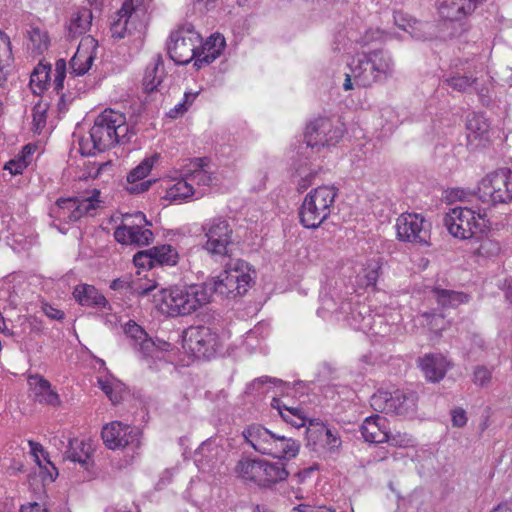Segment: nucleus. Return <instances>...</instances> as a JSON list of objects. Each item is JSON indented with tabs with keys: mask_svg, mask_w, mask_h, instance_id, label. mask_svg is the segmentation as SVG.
<instances>
[{
	"mask_svg": "<svg viewBox=\"0 0 512 512\" xmlns=\"http://www.w3.org/2000/svg\"><path fill=\"white\" fill-rule=\"evenodd\" d=\"M351 74H346L344 90L354 86L368 88L386 81L394 73V61L391 55L382 49L358 54L350 64Z\"/></svg>",
	"mask_w": 512,
	"mask_h": 512,
	"instance_id": "obj_1",
	"label": "nucleus"
},
{
	"mask_svg": "<svg viewBox=\"0 0 512 512\" xmlns=\"http://www.w3.org/2000/svg\"><path fill=\"white\" fill-rule=\"evenodd\" d=\"M128 132L129 127L126 124L125 115L112 109H106L97 116L90 130L92 146L89 147L88 140L82 139L80 152L84 156H91L95 155L96 151L103 152L117 143L129 142Z\"/></svg>",
	"mask_w": 512,
	"mask_h": 512,
	"instance_id": "obj_2",
	"label": "nucleus"
},
{
	"mask_svg": "<svg viewBox=\"0 0 512 512\" xmlns=\"http://www.w3.org/2000/svg\"><path fill=\"white\" fill-rule=\"evenodd\" d=\"M161 309L169 316H186L210 303L211 289L204 283L173 286L159 292Z\"/></svg>",
	"mask_w": 512,
	"mask_h": 512,
	"instance_id": "obj_3",
	"label": "nucleus"
},
{
	"mask_svg": "<svg viewBox=\"0 0 512 512\" xmlns=\"http://www.w3.org/2000/svg\"><path fill=\"white\" fill-rule=\"evenodd\" d=\"M245 441L257 452L274 458L291 459L299 453L300 445L292 438L273 433L260 424L249 425L243 431Z\"/></svg>",
	"mask_w": 512,
	"mask_h": 512,
	"instance_id": "obj_4",
	"label": "nucleus"
},
{
	"mask_svg": "<svg viewBox=\"0 0 512 512\" xmlns=\"http://www.w3.org/2000/svg\"><path fill=\"white\" fill-rule=\"evenodd\" d=\"M443 223L453 237L462 240L486 234L491 225L486 209L478 206L452 208L444 216Z\"/></svg>",
	"mask_w": 512,
	"mask_h": 512,
	"instance_id": "obj_5",
	"label": "nucleus"
},
{
	"mask_svg": "<svg viewBox=\"0 0 512 512\" xmlns=\"http://www.w3.org/2000/svg\"><path fill=\"white\" fill-rule=\"evenodd\" d=\"M251 269L247 262L241 259H231L225 264V270L216 279L206 281L211 289V297L214 293L227 298H236L244 295L250 287L253 279Z\"/></svg>",
	"mask_w": 512,
	"mask_h": 512,
	"instance_id": "obj_6",
	"label": "nucleus"
},
{
	"mask_svg": "<svg viewBox=\"0 0 512 512\" xmlns=\"http://www.w3.org/2000/svg\"><path fill=\"white\" fill-rule=\"evenodd\" d=\"M337 189L333 186H320L311 190L299 209L300 223L308 229H316L331 214Z\"/></svg>",
	"mask_w": 512,
	"mask_h": 512,
	"instance_id": "obj_7",
	"label": "nucleus"
},
{
	"mask_svg": "<svg viewBox=\"0 0 512 512\" xmlns=\"http://www.w3.org/2000/svg\"><path fill=\"white\" fill-rule=\"evenodd\" d=\"M482 202L491 206L512 202V172L501 168L484 176L473 192Z\"/></svg>",
	"mask_w": 512,
	"mask_h": 512,
	"instance_id": "obj_8",
	"label": "nucleus"
},
{
	"mask_svg": "<svg viewBox=\"0 0 512 512\" xmlns=\"http://www.w3.org/2000/svg\"><path fill=\"white\" fill-rule=\"evenodd\" d=\"M417 403L418 395L412 390H379L370 399V405L375 411L401 416L413 415L417 410Z\"/></svg>",
	"mask_w": 512,
	"mask_h": 512,
	"instance_id": "obj_9",
	"label": "nucleus"
},
{
	"mask_svg": "<svg viewBox=\"0 0 512 512\" xmlns=\"http://www.w3.org/2000/svg\"><path fill=\"white\" fill-rule=\"evenodd\" d=\"M202 38L192 25H184L171 32L167 42L168 55L177 65H186L196 56Z\"/></svg>",
	"mask_w": 512,
	"mask_h": 512,
	"instance_id": "obj_10",
	"label": "nucleus"
},
{
	"mask_svg": "<svg viewBox=\"0 0 512 512\" xmlns=\"http://www.w3.org/2000/svg\"><path fill=\"white\" fill-rule=\"evenodd\" d=\"M395 227L399 241L429 245L431 225L422 215L403 213L397 218Z\"/></svg>",
	"mask_w": 512,
	"mask_h": 512,
	"instance_id": "obj_11",
	"label": "nucleus"
},
{
	"mask_svg": "<svg viewBox=\"0 0 512 512\" xmlns=\"http://www.w3.org/2000/svg\"><path fill=\"white\" fill-rule=\"evenodd\" d=\"M185 341L197 357L207 359L213 357L220 346L218 334L206 326L189 327L185 332Z\"/></svg>",
	"mask_w": 512,
	"mask_h": 512,
	"instance_id": "obj_12",
	"label": "nucleus"
},
{
	"mask_svg": "<svg viewBox=\"0 0 512 512\" xmlns=\"http://www.w3.org/2000/svg\"><path fill=\"white\" fill-rule=\"evenodd\" d=\"M343 136V130L335 127L328 118H318L310 122L304 134L308 147L321 148L335 145Z\"/></svg>",
	"mask_w": 512,
	"mask_h": 512,
	"instance_id": "obj_13",
	"label": "nucleus"
},
{
	"mask_svg": "<svg viewBox=\"0 0 512 512\" xmlns=\"http://www.w3.org/2000/svg\"><path fill=\"white\" fill-rule=\"evenodd\" d=\"M207 242L204 248L215 255L224 256L228 253V247L232 244L233 230L227 220L214 218L203 226Z\"/></svg>",
	"mask_w": 512,
	"mask_h": 512,
	"instance_id": "obj_14",
	"label": "nucleus"
},
{
	"mask_svg": "<svg viewBox=\"0 0 512 512\" xmlns=\"http://www.w3.org/2000/svg\"><path fill=\"white\" fill-rule=\"evenodd\" d=\"M101 436L106 447L112 450L129 445L139 447L141 431L120 421H113L103 427Z\"/></svg>",
	"mask_w": 512,
	"mask_h": 512,
	"instance_id": "obj_15",
	"label": "nucleus"
},
{
	"mask_svg": "<svg viewBox=\"0 0 512 512\" xmlns=\"http://www.w3.org/2000/svg\"><path fill=\"white\" fill-rule=\"evenodd\" d=\"M98 200L95 195L79 201L77 198H60L51 208V215L66 223L76 222L90 211L95 210Z\"/></svg>",
	"mask_w": 512,
	"mask_h": 512,
	"instance_id": "obj_16",
	"label": "nucleus"
},
{
	"mask_svg": "<svg viewBox=\"0 0 512 512\" xmlns=\"http://www.w3.org/2000/svg\"><path fill=\"white\" fill-rule=\"evenodd\" d=\"M73 297L81 306L112 310L106 297L93 285L86 283L76 285Z\"/></svg>",
	"mask_w": 512,
	"mask_h": 512,
	"instance_id": "obj_17",
	"label": "nucleus"
},
{
	"mask_svg": "<svg viewBox=\"0 0 512 512\" xmlns=\"http://www.w3.org/2000/svg\"><path fill=\"white\" fill-rule=\"evenodd\" d=\"M419 366L426 380L436 383L445 377L449 363L441 354H427L420 360Z\"/></svg>",
	"mask_w": 512,
	"mask_h": 512,
	"instance_id": "obj_18",
	"label": "nucleus"
},
{
	"mask_svg": "<svg viewBox=\"0 0 512 512\" xmlns=\"http://www.w3.org/2000/svg\"><path fill=\"white\" fill-rule=\"evenodd\" d=\"M386 424L385 417L379 415L367 417L360 427L364 440L375 444L384 443L388 439Z\"/></svg>",
	"mask_w": 512,
	"mask_h": 512,
	"instance_id": "obj_19",
	"label": "nucleus"
},
{
	"mask_svg": "<svg viewBox=\"0 0 512 512\" xmlns=\"http://www.w3.org/2000/svg\"><path fill=\"white\" fill-rule=\"evenodd\" d=\"M158 156L155 155L151 158L144 159L137 167L129 172L127 175V182L129 186L127 187V191L131 194H139L147 191L151 184V180L142 181L139 184H136L137 181L142 180L144 177L148 175L151 171L154 160L157 159Z\"/></svg>",
	"mask_w": 512,
	"mask_h": 512,
	"instance_id": "obj_20",
	"label": "nucleus"
},
{
	"mask_svg": "<svg viewBox=\"0 0 512 512\" xmlns=\"http://www.w3.org/2000/svg\"><path fill=\"white\" fill-rule=\"evenodd\" d=\"M91 445L83 440L70 439L64 459L79 463L84 469L89 470L93 465L91 460Z\"/></svg>",
	"mask_w": 512,
	"mask_h": 512,
	"instance_id": "obj_21",
	"label": "nucleus"
},
{
	"mask_svg": "<svg viewBox=\"0 0 512 512\" xmlns=\"http://www.w3.org/2000/svg\"><path fill=\"white\" fill-rule=\"evenodd\" d=\"M260 488H272L277 483L285 481L289 472L284 464L269 462L262 459Z\"/></svg>",
	"mask_w": 512,
	"mask_h": 512,
	"instance_id": "obj_22",
	"label": "nucleus"
},
{
	"mask_svg": "<svg viewBox=\"0 0 512 512\" xmlns=\"http://www.w3.org/2000/svg\"><path fill=\"white\" fill-rule=\"evenodd\" d=\"M136 11L133 1L126 0L121 9H119L116 13V19L111 23V33L112 37L121 39L124 38L127 31H129L128 24L129 20L132 17L133 13Z\"/></svg>",
	"mask_w": 512,
	"mask_h": 512,
	"instance_id": "obj_23",
	"label": "nucleus"
},
{
	"mask_svg": "<svg viewBox=\"0 0 512 512\" xmlns=\"http://www.w3.org/2000/svg\"><path fill=\"white\" fill-rule=\"evenodd\" d=\"M271 407L276 409L281 418L291 424L295 428H301L306 425L307 418L304 416L302 409L298 407H288L279 398H273Z\"/></svg>",
	"mask_w": 512,
	"mask_h": 512,
	"instance_id": "obj_24",
	"label": "nucleus"
},
{
	"mask_svg": "<svg viewBox=\"0 0 512 512\" xmlns=\"http://www.w3.org/2000/svg\"><path fill=\"white\" fill-rule=\"evenodd\" d=\"M164 76V62L161 55H157L153 66H148L143 78V89L146 93H152L158 89Z\"/></svg>",
	"mask_w": 512,
	"mask_h": 512,
	"instance_id": "obj_25",
	"label": "nucleus"
},
{
	"mask_svg": "<svg viewBox=\"0 0 512 512\" xmlns=\"http://www.w3.org/2000/svg\"><path fill=\"white\" fill-rule=\"evenodd\" d=\"M262 459H242L236 465V472L245 481H250L260 487Z\"/></svg>",
	"mask_w": 512,
	"mask_h": 512,
	"instance_id": "obj_26",
	"label": "nucleus"
},
{
	"mask_svg": "<svg viewBox=\"0 0 512 512\" xmlns=\"http://www.w3.org/2000/svg\"><path fill=\"white\" fill-rule=\"evenodd\" d=\"M93 15L89 8H80L73 16L68 27V37L77 38L86 33L92 21Z\"/></svg>",
	"mask_w": 512,
	"mask_h": 512,
	"instance_id": "obj_27",
	"label": "nucleus"
},
{
	"mask_svg": "<svg viewBox=\"0 0 512 512\" xmlns=\"http://www.w3.org/2000/svg\"><path fill=\"white\" fill-rule=\"evenodd\" d=\"M432 292L435 295L437 303L443 308L456 307L459 304L467 303L469 300L467 294L454 290L435 287Z\"/></svg>",
	"mask_w": 512,
	"mask_h": 512,
	"instance_id": "obj_28",
	"label": "nucleus"
},
{
	"mask_svg": "<svg viewBox=\"0 0 512 512\" xmlns=\"http://www.w3.org/2000/svg\"><path fill=\"white\" fill-rule=\"evenodd\" d=\"M94 62V55L92 52L83 50L79 47L70 60V73L75 76H82L86 74Z\"/></svg>",
	"mask_w": 512,
	"mask_h": 512,
	"instance_id": "obj_29",
	"label": "nucleus"
},
{
	"mask_svg": "<svg viewBox=\"0 0 512 512\" xmlns=\"http://www.w3.org/2000/svg\"><path fill=\"white\" fill-rule=\"evenodd\" d=\"M51 73L50 64L39 63L30 76V87L34 94H41L49 83Z\"/></svg>",
	"mask_w": 512,
	"mask_h": 512,
	"instance_id": "obj_30",
	"label": "nucleus"
},
{
	"mask_svg": "<svg viewBox=\"0 0 512 512\" xmlns=\"http://www.w3.org/2000/svg\"><path fill=\"white\" fill-rule=\"evenodd\" d=\"M155 266H174L178 262V253L171 245H161L150 248Z\"/></svg>",
	"mask_w": 512,
	"mask_h": 512,
	"instance_id": "obj_31",
	"label": "nucleus"
},
{
	"mask_svg": "<svg viewBox=\"0 0 512 512\" xmlns=\"http://www.w3.org/2000/svg\"><path fill=\"white\" fill-rule=\"evenodd\" d=\"M466 129L468 131L467 137L469 139H477L488 132L489 124L482 115L471 114L467 119Z\"/></svg>",
	"mask_w": 512,
	"mask_h": 512,
	"instance_id": "obj_32",
	"label": "nucleus"
},
{
	"mask_svg": "<svg viewBox=\"0 0 512 512\" xmlns=\"http://www.w3.org/2000/svg\"><path fill=\"white\" fill-rule=\"evenodd\" d=\"M408 33L416 40L425 41L432 39L434 36L433 25L428 22H420L417 20L408 21Z\"/></svg>",
	"mask_w": 512,
	"mask_h": 512,
	"instance_id": "obj_33",
	"label": "nucleus"
},
{
	"mask_svg": "<svg viewBox=\"0 0 512 512\" xmlns=\"http://www.w3.org/2000/svg\"><path fill=\"white\" fill-rule=\"evenodd\" d=\"M189 179L178 181L172 187L167 190L166 198L170 200H180L185 199L194 194V189L191 183L188 182Z\"/></svg>",
	"mask_w": 512,
	"mask_h": 512,
	"instance_id": "obj_34",
	"label": "nucleus"
},
{
	"mask_svg": "<svg viewBox=\"0 0 512 512\" xmlns=\"http://www.w3.org/2000/svg\"><path fill=\"white\" fill-rule=\"evenodd\" d=\"M307 436L309 440L316 443L317 441H324V438L329 439L330 436H332V431L322 422L310 419L307 428Z\"/></svg>",
	"mask_w": 512,
	"mask_h": 512,
	"instance_id": "obj_35",
	"label": "nucleus"
},
{
	"mask_svg": "<svg viewBox=\"0 0 512 512\" xmlns=\"http://www.w3.org/2000/svg\"><path fill=\"white\" fill-rule=\"evenodd\" d=\"M133 236L131 237V244L136 246H145L150 244L154 239V234L150 229H144L139 224L132 225Z\"/></svg>",
	"mask_w": 512,
	"mask_h": 512,
	"instance_id": "obj_36",
	"label": "nucleus"
},
{
	"mask_svg": "<svg viewBox=\"0 0 512 512\" xmlns=\"http://www.w3.org/2000/svg\"><path fill=\"white\" fill-rule=\"evenodd\" d=\"M219 57V47L213 48V51H211V48H209V45L203 46L202 52L200 53L199 50L197 51V56L194 58V66L197 69H200L204 65H208L212 63L216 58Z\"/></svg>",
	"mask_w": 512,
	"mask_h": 512,
	"instance_id": "obj_37",
	"label": "nucleus"
},
{
	"mask_svg": "<svg viewBox=\"0 0 512 512\" xmlns=\"http://www.w3.org/2000/svg\"><path fill=\"white\" fill-rule=\"evenodd\" d=\"M476 81V78L468 77L466 75H455L445 80L448 86L459 92L466 91V89L475 84Z\"/></svg>",
	"mask_w": 512,
	"mask_h": 512,
	"instance_id": "obj_38",
	"label": "nucleus"
},
{
	"mask_svg": "<svg viewBox=\"0 0 512 512\" xmlns=\"http://www.w3.org/2000/svg\"><path fill=\"white\" fill-rule=\"evenodd\" d=\"M266 383H271L273 385L278 386V385H282L283 381L278 378L262 376V377L256 378L250 384H248L246 387L245 393L251 395V394H254L255 392H259V390L262 388V386Z\"/></svg>",
	"mask_w": 512,
	"mask_h": 512,
	"instance_id": "obj_39",
	"label": "nucleus"
},
{
	"mask_svg": "<svg viewBox=\"0 0 512 512\" xmlns=\"http://www.w3.org/2000/svg\"><path fill=\"white\" fill-rule=\"evenodd\" d=\"M500 244L492 239H483L477 249V252L481 256L493 257L498 255L500 252Z\"/></svg>",
	"mask_w": 512,
	"mask_h": 512,
	"instance_id": "obj_40",
	"label": "nucleus"
},
{
	"mask_svg": "<svg viewBox=\"0 0 512 512\" xmlns=\"http://www.w3.org/2000/svg\"><path fill=\"white\" fill-rule=\"evenodd\" d=\"M66 76V61L58 59L55 63L54 90L59 94L64 87V79Z\"/></svg>",
	"mask_w": 512,
	"mask_h": 512,
	"instance_id": "obj_41",
	"label": "nucleus"
},
{
	"mask_svg": "<svg viewBox=\"0 0 512 512\" xmlns=\"http://www.w3.org/2000/svg\"><path fill=\"white\" fill-rule=\"evenodd\" d=\"M33 131L40 133L46 125V109L40 104L36 105L33 109Z\"/></svg>",
	"mask_w": 512,
	"mask_h": 512,
	"instance_id": "obj_42",
	"label": "nucleus"
},
{
	"mask_svg": "<svg viewBox=\"0 0 512 512\" xmlns=\"http://www.w3.org/2000/svg\"><path fill=\"white\" fill-rule=\"evenodd\" d=\"M133 262L137 267H147L149 269L155 267L150 249L138 251L133 257Z\"/></svg>",
	"mask_w": 512,
	"mask_h": 512,
	"instance_id": "obj_43",
	"label": "nucleus"
},
{
	"mask_svg": "<svg viewBox=\"0 0 512 512\" xmlns=\"http://www.w3.org/2000/svg\"><path fill=\"white\" fill-rule=\"evenodd\" d=\"M491 381V371L485 366H477L473 372V382L479 386H487Z\"/></svg>",
	"mask_w": 512,
	"mask_h": 512,
	"instance_id": "obj_44",
	"label": "nucleus"
},
{
	"mask_svg": "<svg viewBox=\"0 0 512 512\" xmlns=\"http://www.w3.org/2000/svg\"><path fill=\"white\" fill-rule=\"evenodd\" d=\"M132 225H120L114 231V238L121 244H131L130 240L133 236Z\"/></svg>",
	"mask_w": 512,
	"mask_h": 512,
	"instance_id": "obj_45",
	"label": "nucleus"
},
{
	"mask_svg": "<svg viewBox=\"0 0 512 512\" xmlns=\"http://www.w3.org/2000/svg\"><path fill=\"white\" fill-rule=\"evenodd\" d=\"M385 442L389 443L391 446H394V447L405 448V447L412 445V438L406 433H403V434L397 433V434L391 435L388 432V439L385 440Z\"/></svg>",
	"mask_w": 512,
	"mask_h": 512,
	"instance_id": "obj_46",
	"label": "nucleus"
},
{
	"mask_svg": "<svg viewBox=\"0 0 512 512\" xmlns=\"http://www.w3.org/2000/svg\"><path fill=\"white\" fill-rule=\"evenodd\" d=\"M29 383L30 385H34V393L37 401L51 386L49 381L38 375L30 377Z\"/></svg>",
	"mask_w": 512,
	"mask_h": 512,
	"instance_id": "obj_47",
	"label": "nucleus"
},
{
	"mask_svg": "<svg viewBox=\"0 0 512 512\" xmlns=\"http://www.w3.org/2000/svg\"><path fill=\"white\" fill-rule=\"evenodd\" d=\"M186 179L202 186H210L213 180L212 174L206 170L202 172L187 173Z\"/></svg>",
	"mask_w": 512,
	"mask_h": 512,
	"instance_id": "obj_48",
	"label": "nucleus"
},
{
	"mask_svg": "<svg viewBox=\"0 0 512 512\" xmlns=\"http://www.w3.org/2000/svg\"><path fill=\"white\" fill-rule=\"evenodd\" d=\"M29 162L30 160H24L23 157L17 156L16 158L8 161L5 164L4 169L9 170L13 175L21 174L22 171L28 166Z\"/></svg>",
	"mask_w": 512,
	"mask_h": 512,
	"instance_id": "obj_49",
	"label": "nucleus"
},
{
	"mask_svg": "<svg viewBox=\"0 0 512 512\" xmlns=\"http://www.w3.org/2000/svg\"><path fill=\"white\" fill-rule=\"evenodd\" d=\"M390 38V34L379 30V29H369L365 32L363 36V43L369 44L373 41L383 42Z\"/></svg>",
	"mask_w": 512,
	"mask_h": 512,
	"instance_id": "obj_50",
	"label": "nucleus"
},
{
	"mask_svg": "<svg viewBox=\"0 0 512 512\" xmlns=\"http://www.w3.org/2000/svg\"><path fill=\"white\" fill-rule=\"evenodd\" d=\"M125 333L128 337L132 338L135 343H138L145 337H147V333L135 322L128 323L125 329Z\"/></svg>",
	"mask_w": 512,
	"mask_h": 512,
	"instance_id": "obj_51",
	"label": "nucleus"
},
{
	"mask_svg": "<svg viewBox=\"0 0 512 512\" xmlns=\"http://www.w3.org/2000/svg\"><path fill=\"white\" fill-rule=\"evenodd\" d=\"M133 287L134 281H131L129 277L114 279L110 284V288L115 291L127 290L133 293Z\"/></svg>",
	"mask_w": 512,
	"mask_h": 512,
	"instance_id": "obj_52",
	"label": "nucleus"
},
{
	"mask_svg": "<svg viewBox=\"0 0 512 512\" xmlns=\"http://www.w3.org/2000/svg\"><path fill=\"white\" fill-rule=\"evenodd\" d=\"M41 308L43 313L52 320L61 321L64 319V312L48 303H43Z\"/></svg>",
	"mask_w": 512,
	"mask_h": 512,
	"instance_id": "obj_53",
	"label": "nucleus"
},
{
	"mask_svg": "<svg viewBox=\"0 0 512 512\" xmlns=\"http://www.w3.org/2000/svg\"><path fill=\"white\" fill-rule=\"evenodd\" d=\"M451 416H452V425L454 427L461 428L466 425L467 416H466V412L464 409L456 408V409L452 410Z\"/></svg>",
	"mask_w": 512,
	"mask_h": 512,
	"instance_id": "obj_54",
	"label": "nucleus"
},
{
	"mask_svg": "<svg viewBox=\"0 0 512 512\" xmlns=\"http://www.w3.org/2000/svg\"><path fill=\"white\" fill-rule=\"evenodd\" d=\"M209 163L210 159L207 157L193 158L190 161L191 168L189 169V173L202 172L205 170V167H207Z\"/></svg>",
	"mask_w": 512,
	"mask_h": 512,
	"instance_id": "obj_55",
	"label": "nucleus"
},
{
	"mask_svg": "<svg viewBox=\"0 0 512 512\" xmlns=\"http://www.w3.org/2000/svg\"><path fill=\"white\" fill-rule=\"evenodd\" d=\"M134 346H138V350L143 353L144 356H149L155 350V344L151 339L145 337L138 343H134Z\"/></svg>",
	"mask_w": 512,
	"mask_h": 512,
	"instance_id": "obj_56",
	"label": "nucleus"
},
{
	"mask_svg": "<svg viewBox=\"0 0 512 512\" xmlns=\"http://www.w3.org/2000/svg\"><path fill=\"white\" fill-rule=\"evenodd\" d=\"M40 403H46L52 406L59 404V396L56 392H54L51 387L47 389V392H44L38 400Z\"/></svg>",
	"mask_w": 512,
	"mask_h": 512,
	"instance_id": "obj_57",
	"label": "nucleus"
},
{
	"mask_svg": "<svg viewBox=\"0 0 512 512\" xmlns=\"http://www.w3.org/2000/svg\"><path fill=\"white\" fill-rule=\"evenodd\" d=\"M477 94L481 103L484 106H490L492 103V91L489 87L482 86L481 88H477Z\"/></svg>",
	"mask_w": 512,
	"mask_h": 512,
	"instance_id": "obj_58",
	"label": "nucleus"
},
{
	"mask_svg": "<svg viewBox=\"0 0 512 512\" xmlns=\"http://www.w3.org/2000/svg\"><path fill=\"white\" fill-rule=\"evenodd\" d=\"M100 388L102 391L109 397L112 403L116 404L120 400V396L117 393H114L111 385L107 382L99 381Z\"/></svg>",
	"mask_w": 512,
	"mask_h": 512,
	"instance_id": "obj_59",
	"label": "nucleus"
},
{
	"mask_svg": "<svg viewBox=\"0 0 512 512\" xmlns=\"http://www.w3.org/2000/svg\"><path fill=\"white\" fill-rule=\"evenodd\" d=\"M156 288V284L152 283L146 286H143L141 283L134 281L133 294H138L140 296L148 295L152 290Z\"/></svg>",
	"mask_w": 512,
	"mask_h": 512,
	"instance_id": "obj_60",
	"label": "nucleus"
},
{
	"mask_svg": "<svg viewBox=\"0 0 512 512\" xmlns=\"http://www.w3.org/2000/svg\"><path fill=\"white\" fill-rule=\"evenodd\" d=\"M209 45V48H211V51H213V48H218L219 46V55L221 54L224 46H225V40L221 36L213 37L211 36L210 39L203 45L207 46Z\"/></svg>",
	"mask_w": 512,
	"mask_h": 512,
	"instance_id": "obj_61",
	"label": "nucleus"
},
{
	"mask_svg": "<svg viewBox=\"0 0 512 512\" xmlns=\"http://www.w3.org/2000/svg\"><path fill=\"white\" fill-rule=\"evenodd\" d=\"M409 20H414L413 18H407L403 13L397 12L394 15V22L395 24L402 30L408 31L410 28L408 25Z\"/></svg>",
	"mask_w": 512,
	"mask_h": 512,
	"instance_id": "obj_62",
	"label": "nucleus"
},
{
	"mask_svg": "<svg viewBox=\"0 0 512 512\" xmlns=\"http://www.w3.org/2000/svg\"><path fill=\"white\" fill-rule=\"evenodd\" d=\"M378 270H379V267L377 266V267H374L366 272V274L364 276L366 279V282H365L366 286H370V285L374 286L376 284L378 277H379Z\"/></svg>",
	"mask_w": 512,
	"mask_h": 512,
	"instance_id": "obj_63",
	"label": "nucleus"
},
{
	"mask_svg": "<svg viewBox=\"0 0 512 512\" xmlns=\"http://www.w3.org/2000/svg\"><path fill=\"white\" fill-rule=\"evenodd\" d=\"M20 512H49L46 508H43L42 505H40L37 502L28 503L25 505H22L20 508Z\"/></svg>",
	"mask_w": 512,
	"mask_h": 512,
	"instance_id": "obj_64",
	"label": "nucleus"
}]
</instances>
